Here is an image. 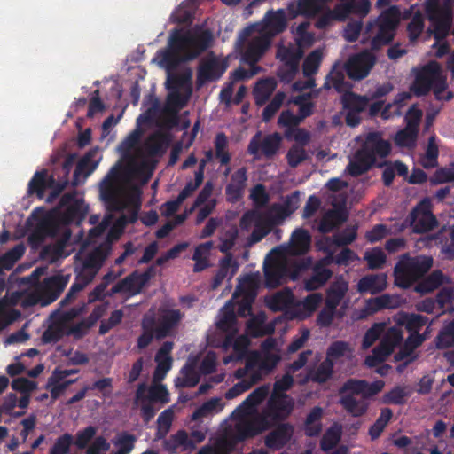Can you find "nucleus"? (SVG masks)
Listing matches in <instances>:
<instances>
[{"label":"nucleus","mask_w":454,"mask_h":454,"mask_svg":"<svg viewBox=\"0 0 454 454\" xmlns=\"http://www.w3.org/2000/svg\"><path fill=\"white\" fill-rule=\"evenodd\" d=\"M141 132L134 130L120 145L121 160L100 184V195L106 201L109 215L90 231V242L110 228L106 241L91 251L82 248L77 254L76 282L68 297L82 290L95 278L110 252L109 240L120 236L124 225L137 218L141 206V187L149 180L153 170L152 156L164 145L160 134H153L145 144L139 142Z\"/></svg>","instance_id":"nucleus-1"},{"label":"nucleus","mask_w":454,"mask_h":454,"mask_svg":"<svg viewBox=\"0 0 454 454\" xmlns=\"http://www.w3.org/2000/svg\"><path fill=\"white\" fill-rule=\"evenodd\" d=\"M212 41V35L205 29L192 30L185 33L175 31L171 34L166 50L157 53L159 65L168 70L167 87L169 90L166 110L176 113L184 107L190 97L191 71L181 75L170 74V70L182 61L192 59L207 48Z\"/></svg>","instance_id":"nucleus-2"},{"label":"nucleus","mask_w":454,"mask_h":454,"mask_svg":"<svg viewBox=\"0 0 454 454\" xmlns=\"http://www.w3.org/2000/svg\"><path fill=\"white\" fill-rule=\"evenodd\" d=\"M260 284V274L253 273L239 279L237 289L230 301L219 314L217 326L226 333V338L223 344L225 351L232 348L234 354L223 358L225 364L232 361L241 360L246 354L249 341L246 335L236 336L238 332L237 322L234 315L233 302L239 305V314L246 316L249 312L251 303L256 295V290Z\"/></svg>","instance_id":"nucleus-3"},{"label":"nucleus","mask_w":454,"mask_h":454,"mask_svg":"<svg viewBox=\"0 0 454 454\" xmlns=\"http://www.w3.org/2000/svg\"><path fill=\"white\" fill-rule=\"evenodd\" d=\"M311 243V237L303 229L295 230L289 244L271 250L264 262L265 283L274 288L281 285L289 277L295 279L301 270L294 255L305 254Z\"/></svg>","instance_id":"nucleus-4"},{"label":"nucleus","mask_w":454,"mask_h":454,"mask_svg":"<svg viewBox=\"0 0 454 454\" xmlns=\"http://www.w3.org/2000/svg\"><path fill=\"white\" fill-rule=\"evenodd\" d=\"M280 360V351L257 353L249 356L244 368L236 370L231 377V380H238L226 393L227 399H233L250 389L254 384L262 380L263 376L269 373Z\"/></svg>","instance_id":"nucleus-5"},{"label":"nucleus","mask_w":454,"mask_h":454,"mask_svg":"<svg viewBox=\"0 0 454 454\" xmlns=\"http://www.w3.org/2000/svg\"><path fill=\"white\" fill-rule=\"evenodd\" d=\"M294 408V400L284 393H271L260 416L246 429V434H261L286 419Z\"/></svg>","instance_id":"nucleus-6"},{"label":"nucleus","mask_w":454,"mask_h":454,"mask_svg":"<svg viewBox=\"0 0 454 454\" xmlns=\"http://www.w3.org/2000/svg\"><path fill=\"white\" fill-rule=\"evenodd\" d=\"M446 78L441 65L436 61H430L416 70L411 90L419 96L427 94L432 89L437 99L450 100L453 94L448 90Z\"/></svg>","instance_id":"nucleus-7"},{"label":"nucleus","mask_w":454,"mask_h":454,"mask_svg":"<svg viewBox=\"0 0 454 454\" xmlns=\"http://www.w3.org/2000/svg\"><path fill=\"white\" fill-rule=\"evenodd\" d=\"M269 393V385L255 388L232 412L230 428L235 433L237 439H244L256 434H246L245 431L260 416V413H255V409L268 396Z\"/></svg>","instance_id":"nucleus-8"},{"label":"nucleus","mask_w":454,"mask_h":454,"mask_svg":"<svg viewBox=\"0 0 454 454\" xmlns=\"http://www.w3.org/2000/svg\"><path fill=\"white\" fill-rule=\"evenodd\" d=\"M389 152L387 141L381 139L377 133L369 134L363 141L362 148L350 159L347 171L351 176H359L374 163L377 157H385Z\"/></svg>","instance_id":"nucleus-9"},{"label":"nucleus","mask_w":454,"mask_h":454,"mask_svg":"<svg viewBox=\"0 0 454 454\" xmlns=\"http://www.w3.org/2000/svg\"><path fill=\"white\" fill-rule=\"evenodd\" d=\"M428 19L431 22L429 31L434 35L435 43L433 48L436 49L434 55L441 58L448 51V46L442 41L450 26V12L438 0H428L427 4Z\"/></svg>","instance_id":"nucleus-10"},{"label":"nucleus","mask_w":454,"mask_h":454,"mask_svg":"<svg viewBox=\"0 0 454 454\" xmlns=\"http://www.w3.org/2000/svg\"><path fill=\"white\" fill-rule=\"evenodd\" d=\"M309 22H303L294 28L295 41L298 48L285 46L280 44L278 49L277 56L284 62L285 67L293 74L298 69L299 60L301 58L302 51L301 48L312 45L315 41L314 35L308 32Z\"/></svg>","instance_id":"nucleus-11"},{"label":"nucleus","mask_w":454,"mask_h":454,"mask_svg":"<svg viewBox=\"0 0 454 454\" xmlns=\"http://www.w3.org/2000/svg\"><path fill=\"white\" fill-rule=\"evenodd\" d=\"M270 40L256 27H247L239 35L237 47L242 59L249 64L257 62L270 46Z\"/></svg>","instance_id":"nucleus-12"},{"label":"nucleus","mask_w":454,"mask_h":454,"mask_svg":"<svg viewBox=\"0 0 454 454\" xmlns=\"http://www.w3.org/2000/svg\"><path fill=\"white\" fill-rule=\"evenodd\" d=\"M431 257L418 256L411 258L403 256L395 269V283L403 288L409 287L414 281L423 276L431 267Z\"/></svg>","instance_id":"nucleus-13"},{"label":"nucleus","mask_w":454,"mask_h":454,"mask_svg":"<svg viewBox=\"0 0 454 454\" xmlns=\"http://www.w3.org/2000/svg\"><path fill=\"white\" fill-rule=\"evenodd\" d=\"M427 317L417 314H404L399 317L397 325H400L401 327L405 326V328L411 332V334L398 354L395 355V357L396 360L405 359L406 362L413 360V350L424 340V338L419 334V331L427 324Z\"/></svg>","instance_id":"nucleus-14"},{"label":"nucleus","mask_w":454,"mask_h":454,"mask_svg":"<svg viewBox=\"0 0 454 454\" xmlns=\"http://www.w3.org/2000/svg\"><path fill=\"white\" fill-rule=\"evenodd\" d=\"M399 20L400 13L395 7H391L380 14L378 20L370 26L374 35L372 42L373 48L386 44L393 39Z\"/></svg>","instance_id":"nucleus-15"},{"label":"nucleus","mask_w":454,"mask_h":454,"mask_svg":"<svg viewBox=\"0 0 454 454\" xmlns=\"http://www.w3.org/2000/svg\"><path fill=\"white\" fill-rule=\"evenodd\" d=\"M403 340V330L400 325H395L384 331L380 344L372 351V354L365 358V364L373 367L385 361L400 345Z\"/></svg>","instance_id":"nucleus-16"},{"label":"nucleus","mask_w":454,"mask_h":454,"mask_svg":"<svg viewBox=\"0 0 454 454\" xmlns=\"http://www.w3.org/2000/svg\"><path fill=\"white\" fill-rule=\"evenodd\" d=\"M369 10L370 3L368 0H351L345 2L337 5L333 11L324 13L317 20L316 26L318 28H324L333 20H345L350 13L365 16L369 12Z\"/></svg>","instance_id":"nucleus-17"},{"label":"nucleus","mask_w":454,"mask_h":454,"mask_svg":"<svg viewBox=\"0 0 454 454\" xmlns=\"http://www.w3.org/2000/svg\"><path fill=\"white\" fill-rule=\"evenodd\" d=\"M70 279L69 275H56L46 278L42 286V294L33 299L32 303L47 305L55 301Z\"/></svg>","instance_id":"nucleus-18"},{"label":"nucleus","mask_w":454,"mask_h":454,"mask_svg":"<svg viewBox=\"0 0 454 454\" xmlns=\"http://www.w3.org/2000/svg\"><path fill=\"white\" fill-rule=\"evenodd\" d=\"M411 225L415 232L422 233L433 229L435 219L431 213V202L423 200L411 214Z\"/></svg>","instance_id":"nucleus-19"},{"label":"nucleus","mask_w":454,"mask_h":454,"mask_svg":"<svg viewBox=\"0 0 454 454\" xmlns=\"http://www.w3.org/2000/svg\"><path fill=\"white\" fill-rule=\"evenodd\" d=\"M281 137L278 134H271L262 137L261 133L256 134L250 141L248 152L254 158L262 154L267 157L274 155L279 148Z\"/></svg>","instance_id":"nucleus-20"},{"label":"nucleus","mask_w":454,"mask_h":454,"mask_svg":"<svg viewBox=\"0 0 454 454\" xmlns=\"http://www.w3.org/2000/svg\"><path fill=\"white\" fill-rule=\"evenodd\" d=\"M374 63V55L364 51L351 57L346 63L345 67L348 75L351 79L361 80L368 75Z\"/></svg>","instance_id":"nucleus-21"},{"label":"nucleus","mask_w":454,"mask_h":454,"mask_svg":"<svg viewBox=\"0 0 454 454\" xmlns=\"http://www.w3.org/2000/svg\"><path fill=\"white\" fill-rule=\"evenodd\" d=\"M240 226L247 231L254 226L251 235V241L253 243L260 241L270 232V224L266 223L265 216L262 215V213L254 211L247 212L242 216Z\"/></svg>","instance_id":"nucleus-22"},{"label":"nucleus","mask_w":454,"mask_h":454,"mask_svg":"<svg viewBox=\"0 0 454 454\" xmlns=\"http://www.w3.org/2000/svg\"><path fill=\"white\" fill-rule=\"evenodd\" d=\"M263 32L264 35L270 41L271 37L282 32L286 27L285 12L278 10L268 12L260 24L253 25Z\"/></svg>","instance_id":"nucleus-23"},{"label":"nucleus","mask_w":454,"mask_h":454,"mask_svg":"<svg viewBox=\"0 0 454 454\" xmlns=\"http://www.w3.org/2000/svg\"><path fill=\"white\" fill-rule=\"evenodd\" d=\"M297 196L288 198L284 203L272 206L268 212L262 213L266 223L270 224V230L273 224L280 223L298 208Z\"/></svg>","instance_id":"nucleus-24"},{"label":"nucleus","mask_w":454,"mask_h":454,"mask_svg":"<svg viewBox=\"0 0 454 454\" xmlns=\"http://www.w3.org/2000/svg\"><path fill=\"white\" fill-rule=\"evenodd\" d=\"M181 319L182 314L179 310L161 309L158 319L155 318V337L161 339L167 336Z\"/></svg>","instance_id":"nucleus-25"},{"label":"nucleus","mask_w":454,"mask_h":454,"mask_svg":"<svg viewBox=\"0 0 454 454\" xmlns=\"http://www.w3.org/2000/svg\"><path fill=\"white\" fill-rule=\"evenodd\" d=\"M75 372L74 370H55L52 372L48 380L46 388L50 391L53 401L59 398L71 384L75 382V380H67L68 376Z\"/></svg>","instance_id":"nucleus-26"},{"label":"nucleus","mask_w":454,"mask_h":454,"mask_svg":"<svg viewBox=\"0 0 454 454\" xmlns=\"http://www.w3.org/2000/svg\"><path fill=\"white\" fill-rule=\"evenodd\" d=\"M354 347L348 342L337 340L333 342L326 350V358L334 365L341 366L351 362L354 357Z\"/></svg>","instance_id":"nucleus-27"},{"label":"nucleus","mask_w":454,"mask_h":454,"mask_svg":"<svg viewBox=\"0 0 454 454\" xmlns=\"http://www.w3.org/2000/svg\"><path fill=\"white\" fill-rule=\"evenodd\" d=\"M68 313L61 314L51 320L42 336L44 343L57 342L68 335Z\"/></svg>","instance_id":"nucleus-28"},{"label":"nucleus","mask_w":454,"mask_h":454,"mask_svg":"<svg viewBox=\"0 0 454 454\" xmlns=\"http://www.w3.org/2000/svg\"><path fill=\"white\" fill-rule=\"evenodd\" d=\"M323 57L321 50L317 49L312 51L305 59L303 64V74L308 78L305 82H297L293 85L294 90H302L314 85V82L309 78L314 74L320 65Z\"/></svg>","instance_id":"nucleus-29"},{"label":"nucleus","mask_w":454,"mask_h":454,"mask_svg":"<svg viewBox=\"0 0 454 454\" xmlns=\"http://www.w3.org/2000/svg\"><path fill=\"white\" fill-rule=\"evenodd\" d=\"M239 440L235 437L232 429L229 428L213 444L204 446L197 454H229L235 442Z\"/></svg>","instance_id":"nucleus-30"},{"label":"nucleus","mask_w":454,"mask_h":454,"mask_svg":"<svg viewBox=\"0 0 454 454\" xmlns=\"http://www.w3.org/2000/svg\"><path fill=\"white\" fill-rule=\"evenodd\" d=\"M226 69L225 62L216 57L209 56L202 63L199 80L203 82L207 80H215L219 78Z\"/></svg>","instance_id":"nucleus-31"},{"label":"nucleus","mask_w":454,"mask_h":454,"mask_svg":"<svg viewBox=\"0 0 454 454\" xmlns=\"http://www.w3.org/2000/svg\"><path fill=\"white\" fill-rule=\"evenodd\" d=\"M212 187L209 184L205 185L196 199L194 205L189 210L192 213L196 207H200L197 223H200L207 215L211 214L215 207V200L211 199Z\"/></svg>","instance_id":"nucleus-32"},{"label":"nucleus","mask_w":454,"mask_h":454,"mask_svg":"<svg viewBox=\"0 0 454 454\" xmlns=\"http://www.w3.org/2000/svg\"><path fill=\"white\" fill-rule=\"evenodd\" d=\"M387 287V276L385 274H371L363 277L356 285L359 293L375 294Z\"/></svg>","instance_id":"nucleus-33"},{"label":"nucleus","mask_w":454,"mask_h":454,"mask_svg":"<svg viewBox=\"0 0 454 454\" xmlns=\"http://www.w3.org/2000/svg\"><path fill=\"white\" fill-rule=\"evenodd\" d=\"M322 301L320 294H309L303 301L295 303L291 312V318L304 319L309 317Z\"/></svg>","instance_id":"nucleus-34"},{"label":"nucleus","mask_w":454,"mask_h":454,"mask_svg":"<svg viewBox=\"0 0 454 454\" xmlns=\"http://www.w3.org/2000/svg\"><path fill=\"white\" fill-rule=\"evenodd\" d=\"M334 364L330 362L326 357L325 359L319 364V366L309 373H306L301 376V374H298L296 376V380L300 384H304L308 381L309 379H311L313 381L318 383H324L327 381L333 375Z\"/></svg>","instance_id":"nucleus-35"},{"label":"nucleus","mask_w":454,"mask_h":454,"mask_svg":"<svg viewBox=\"0 0 454 454\" xmlns=\"http://www.w3.org/2000/svg\"><path fill=\"white\" fill-rule=\"evenodd\" d=\"M267 304L272 310H286L291 318V312L295 305L294 296L289 290L280 291L268 297Z\"/></svg>","instance_id":"nucleus-36"},{"label":"nucleus","mask_w":454,"mask_h":454,"mask_svg":"<svg viewBox=\"0 0 454 454\" xmlns=\"http://www.w3.org/2000/svg\"><path fill=\"white\" fill-rule=\"evenodd\" d=\"M293 433L291 425L282 424L267 435L265 443L269 448L280 449L290 441Z\"/></svg>","instance_id":"nucleus-37"},{"label":"nucleus","mask_w":454,"mask_h":454,"mask_svg":"<svg viewBox=\"0 0 454 454\" xmlns=\"http://www.w3.org/2000/svg\"><path fill=\"white\" fill-rule=\"evenodd\" d=\"M11 387L13 390L21 394V397L19 400V407L23 410L27 409L30 403L31 394L37 388V383L20 377L13 380Z\"/></svg>","instance_id":"nucleus-38"},{"label":"nucleus","mask_w":454,"mask_h":454,"mask_svg":"<svg viewBox=\"0 0 454 454\" xmlns=\"http://www.w3.org/2000/svg\"><path fill=\"white\" fill-rule=\"evenodd\" d=\"M348 290V283L344 278L335 279L327 290L325 305L337 308L345 298Z\"/></svg>","instance_id":"nucleus-39"},{"label":"nucleus","mask_w":454,"mask_h":454,"mask_svg":"<svg viewBox=\"0 0 454 454\" xmlns=\"http://www.w3.org/2000/svg\"><path fill=\"white\" fill-rule=\"evenodd\" d=\"M195 443L184 430H179L165 441L164 448L169 452L185 451L192 450Z\"/></svg>","instance_id":"nucleus-40"},{"label":"nucleus","mask_w":454,"mask_h":454,"mask_svg":"<svg viewBox=\"0 0 454 454\" xmlns=\"http://www.w3.org/2000/svg\"><path fill=\"white\" fill-rule=\"evenodd\" d=\"M247 175L246 169L240 168L236 171L231 178L230 184L227 185L226 193L228 200L235 201L239 200L246 187Z\"/></svg>","instance_id":"nucleus-41"},{"label":"nucleus","mask_w":454,"mask_h":454,"mask_svg":"<svg viewBox=\"0 0 454 454\" xmlns=\"http://www.w3.org/2000/svg\"><path fill=\"white\" fill-rule=\"evenodd\" d=\"M101 157L98 155V150L94 149L88 153L78 163L74 176L87 177L98 165Z\"/></svg>","instance_id":"nucleus-42"},{"label":"nucleus","mask_w":454,"mask_h":454,"mask_svg":"<svg viewBox=\"0 0 454 454\" xmlns=\"http://www.w3.org/2000/svg\"><path fill=\"white\" fill-rule=\"evenodd\" d=\"M340 403L346 411L354 417L365 415L369 408V403L366 401V398L364 397L361 399L356 396L340 397Z\"/></svg>","instance_id":"nucleus-43"},{"label":"nucleus","mask_w":454,"mask_h":454,"mask_svg":"<svg viewBox=\"0 0 454 454\" xmlns=\"http://www.w3.org/2000/svg\"><path fill=\"white\" fill-rule=\"evenodd\" d=\"M196 361L189 360L182 368L180 375L176 380V387H192L199 382V374L196 370Z\"/></svg>","instance_id":"nucleus-44"},{"label":"nucleus","mask_w":454,"mask_h":454,"mask_svg":"<svg viewBox=\"0 0 454 454\" xmlns=\"http://www.w3.org/2000/svg\"><path fill=\"white\" fill-rule=\"evenodd\" d=\"M224 403L219 397L212 398L205 402L192 415V419L196 420L202 418L214 416L223 411Z\"/></svg>","instance_id":"nucleus-45"},{"label":"nucleus","mask_w":454,"mask_h":454,"mask_svg":"<svg viewBox=\"0 0 454 454\" xmlns=\"http://www.w3.org/2000/svg\"><path fill=\"white\" fill-rule=\"evenodd\" d=\"M346 219L347 213L345 209L342 207H336L325 213L320 224V230L323 232H328L335 226L346 221Z\"/></svg>","instance_id":"nucleus-46"},{"label":"nucleus","mask_w":454,"mask_h":454,"mask_svg":"<svg viewBox=\"0 0 454 454\" xmlns=\"http://www.w3.org/2000/svg\"><path fill=\"white\" fill-rule=\"evenodd\" d=\"M323 413L324 411L320 407H314L309 411L304 423V431L307 435L314 436L321 432Z\"/></svg>","instance_id":"nucleus-47"},{"label":"nucleus","mask_w":454,"mask_h":454,"mask_svg":"<svg viewBox=\"0 0 454 454\" xmlns=\"http://www.w3.org/2000/svg\"><path fill=\"white\" fill-rule=\"evenodd\" d=\"M332 276V272L325 266L319 264L314 269L313 275L305 280L307 290H316L321 287Z\"/></svg>","instance_id":"nucleus-48"},{"label":"nucleus","mask_w":454,"mask_h":454,"mask_svg":"<svg viewBox=\"0 0 454 454\" xmlns=\"http://www.w3.org/2000/svg\"><path fill=\"white\" fill-rule=\"evenodd\" d=\"M154 324H155L154 314L153 312L146 314L145 317H144L143 324H142L144 333L138 338V340H137V347L139 348H145L151 343V341L153 340V334L155 335Z\"/></svg>","instance_id":"nucleus-49"},{"label":"nucleus","mask_w":454,"mask_h":454,"mask_svg":"<svg viewBox=\"0 0 454 454\" xmlns=\"http://www.w3.org/2000/svg\"><path fill=\"white\" fill-rule=\"evenodd\" d=\"M143 279L140 276H129L121 283L112 288L113 293L122 292L127 294H135L142 288Z\"/></svg>","instance_id":"nucleus-50"},{"label":"nucleus","mask_w":454,"mask_h":454,"mask_svg":"<svg viewBox=\"0 0 454 454\" xmlns=\"http://www.w3.org/2000/svg\"><path fill=\"white\" fill-rule=\"evenodd\" d=\"M213 247V242L207 241L195 248L192 259L195 261L194 270L200 271L208 266L207 258Z\"/></svg>","instance_id":"nucleus-51"},{"label":"nucleus","mask_w":454,"mask_h":454,"mask_svg":"<svg viewBox=\"0 0 454 454\" xmlns=\"http://www.w3.org/2000/svg\"><path fill=\"white\" fill-rule=\"evenodd\" d=\"M365 380L350 379L340 388V397L361 395L365 398Z\"/></svg>","instance_id":"nucleus-52"},{"label":"nucleus","mask_w":454,"mask_h":454,"mask_svg":"<svg viewBox=\"0 0 454 454\" xmlns=\"http://www.w3.org/2000/svg\"><path fill=\"white\" fill-rule=\"evenodd\" d=\"M393 416L392 411L388 408H384L381 410L379 418L370 427L368 434L372 440H376L380 437L381 433L384 431L385 427L390 421Z\"/></svg>","instance_id":"nucleus-53"},{"label":"nucleus","mask_w":454,"mask_h":454,"mask_svg":"<svg viewBox=\"0 0 454 454\" xmlns=\"http://www.w3.org/2000/svg\"><path fill=\"white\" fill-rule=\"evenodd\" d=\"M151 402L146 395V386L145 384L139 385L136 395V404L141 408L146 422L154 415V410L151 406Z\"/></svg>","instance_id":"nucleus-54"},{"label":"nucleus","mask_w":454,"mask_h":454,"mask_svg":"<svg viewBox=\"0 0 454 454\" xmlns=\"http://www.w3.org/2000/svg\"><path fill=\"white\" fill-rule=\"evenodd\" d=\"M342 433V427L338 423H334L325 433L322 441L321 448L324 450L333 449L340 440Z\"/></svg>","instance_id":"nucleus-55"},{"label":"nucleus","mask_w":454,"mask_h":454,"mask_svg":"<svg viewBox=\"0 0 454 454\" xmlns=\"http://www.w3.org/2000/svg\"><path fill=\"white\" fill-rule=\"evenodd\" d=\"M276 88V82L273 79H267L259 82L254 88V98L258 104H263L271 95Z\"/></svg>","instance_id":"nucleus-56"},{"label":"nucleus","mask_w":454,"mask_h":454,"mask_svg":"<svg viewBox=\"0 0 454 454\" xmlns=\"http://www.w3.org/2000/svg\"><path fill=\"white\" fill-rule=\"evenodd\" d=\"M443 279L444 278L440 271H434L427 278L418 284L415 291L422 294L430 293L442 285Z\"/></svg>","instance_id":"nucleus-57"},{"label":"nucleus","mask_w":454,"mask_h":454,"mask_svg":"<svg viewBox=\"0 0 454 454\" xmlns=\"http://www.w3.org/2000/svg\"><path fill=\"white\" fill-rule=\"evenodd\" d=\"M364 259L367 262L369 269H381L386 262V254L381 248L373 247L365 251Z\"/></svg>","instance_id":"nucleus-58"},{"label":"nucleus","mask_w":454,"mask_h":454,"mask_svg":"<svg viewBox=\"0 0 454 454\" xmlns=\"http://www.w3.org/2000/svg\"><path fill=\"white\" fill-rule=\"evenodd\" d=\"M367 99L353 93H346L343 98V104L348 112L359 113L365 109Z\"/></svg>","instance_id":"nucleus-59"},{"label":"nucleus","mask_w":454,"mask_h":454,"mask_svg":"<svg viewBox=\"0 0 454 454\" xmlns=\"http://www.w3.org/2000/svg\"><path fill=\"white\" fill-rule=\"evenodd\" d=\"M238 265L231 258L224 259L221 263V269L215 278L214 287H216L223 278H231L237 271Z\"/></svg>","instance_id":"nucleus-60"},{"label":"nucleus","mask_w":454,"mask_h":454,"mask_svg":"<svg viewBox=\"0 0 454 454\" xmlns=\"http://www.w3.org/2000/svg\"><path fill=\"white\" fill-rule=\"evenodd\" d=\"M326 1L327 0H299V12L306 16H314L323 10Z\"/></svg>","instance_id":"nucleus-61"},{"label":"nucleus","mask_w":454,"mask_h":454,"mask_svg":"<svg viewBox=\"0 0 454 454\" xmlns=\"http://www.w3.org/2000/svg\"><path fill=\"white\" fill-rule=\"evenodd\" d=\"M454 345V320L446 324L437 336L436 346L446 348Z\"/></svg>","instance_id":"nucleus-62"},{"label":"nucleus","mask_w":454,"mask_h":454,"mask_svg":"<svg viewBox=\"0 0 454 454\" xmlns=\"http://www.w3.org/2000/svg\"><path fill=\"white\" fill-rule=\"evenodd\" d=\"M147 398L152 402L166 403L169 402V394L164 385L153 380V385L148 389Z\"/></svg>","instance_id":"nucleus-63"},{"label":"nucleus","mask_w":454,"mask_h":454,"mask_svg":"<svg viewBox=\"0 0 454 454\" xmlns=\"http://www.w3.org/2000/svg\"><path fill=\"white\" fill-rule=\"evenodd\" d=\"M49 185L50 180L47 176L45 174L37 173L29 183V192L35 193L39 198H43Z\"/></svg>","instance_id":"nucleus-64"}]
</instances>
